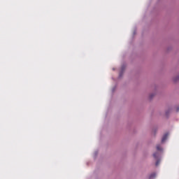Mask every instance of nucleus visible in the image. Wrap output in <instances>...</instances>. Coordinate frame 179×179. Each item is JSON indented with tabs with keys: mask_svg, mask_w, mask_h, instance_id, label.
Segmentation results:
<instances>
[{
	"mask_svg": "<svg viewBox=\"0 0 179 179\" xmlns=\"http://www.w3.org/2000/svg\"><path fill=\"white\" fill-rule=\"evenodd\" d=\"M168 136H169V133H166V134L163 136L162 139V143H164V142H166V140L167 139Z\"/></svg>",
	"mask_w": 179,
	"mask_h": 179,
	"instance_id": "nucleus-1",
	"label": "nucleus"
},
{
	"mask_svg": "<svg viewBox=\"0 0 179 179\" xmlns=\"http://www.w3.org/2000/svg\"><path fill=\"white\" fill-rule=\"evenodd\" d=\"M157 150H159V151L163 150L162 148V146H160V145H157Z\"/></svg>",
	"mask_w": 179,
	"mask_h": 179,
	"instance_id": "nucleus-2",
	"label": "nucleus"
},
{
	"mask_svg": "<svg viewBox=\"0 0 179 179\" xmlns=\"http://www.w3.org/2000/svg\"><path fill=\"white\" fill-rule=\"evenodd\" d=\"M153 157H155V159H157L159 157V153H157V152L154 153Z\"/></svg>",
	"mask_w": 179,
	"mask_h": 179,
	"instance_id": "nucleus-3",
	"label": "nucleus"
},
{
	"mask_svg": "<svg viewBox=\"0 0 179 179\" xmlns=\"http://www.w3.org/2000/svg\"><path fill=\"white\" fill-rule=\"evenodd\" d=\"M156 177V173H152L150 176V179L155 178Z\"/></svg>",
	"mask_w": 179,
	"mask_h": 179,
	"instance_id": "nucleus-4",
	"label": "nucleus"
},
{
	"mask_svg": "<svg viewBox=\"0 0 179 179\" xmlns=\"http://www.w3.org/2000/svg\"><path fill=\"white\" fill-rule=\"evenodd\" d=\"M159 164H160V160H157L155 163V166H159Z\"/></svg>",
	"mask_w": 179,
	"mask_h": 179,
	"instance_id": "nucleus-5",
	"label": "nucleus"
}]
</instances>
